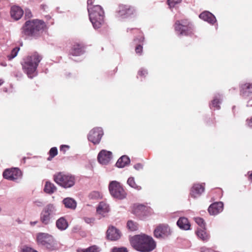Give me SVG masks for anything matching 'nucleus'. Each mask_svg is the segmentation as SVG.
<instances>
[{
	"label": "nucleus",
	"mask_w": 252,
	"mask_h": 252,
	"mask_svg": "<svg viewBox=\"0 0 252 252\" xmlns=\"http://www.w3.org/2000/svg\"><path fill=\"white\" fill-rule=\"evenodd\" d=\"M130 241L132 247L141 252H150L156 247V243L153 238L145 234L135 235Z\"/></svg>",
	"instance_id": "obj_1"
},
{
	"label": "nucleus",
	"mask_w": 252,
	"mask_h": 252,
	"mask_svg": "<svg viewBox=\"0 0 252 252\" xmlns=\"http://www.w3.org/2000/svg\"><path fill=\"white\" fill-rule=\"evenodd\" d=\"M46 25L44 21L38 19L28 20L26 21L22 27L23 34L37 38L43 32Z\"/></svg>",
	"instance_id": "obj_2"
},
{
	"label": "nucleus",
	"mask_w": 252,
	"mask_h": 252,
	"mask_svg": "<svg viewBox=\"0 0 252 252\" xmlns=\"http://www.w3.org/2000/svg\"><path fill=\"white\" fill-rule=\"evenodd\" d=\"M89 19L95 29H99L104 23V12L101 6L94 5L88 8Z\"/></svg>",
	"instance_id": "obj_3"
},
{
	"label": "nucleus",
	"mask_w": 252,
	"mask_h": 252,
	"mask_svg": "<svg viewBox=\"0 0 252 252\" xmlns=\"http://www.w3.org/2000/svg\"><path fill=\"white\" fill-rule=\"evenodd\" d=\"M58 214L57 206L54 204L50 203L43 209L40 214V220L43 224L47 225L52 222L54 217Z\"/></svg>",
	"instance_id": "obj_4"
},
{
	"label": "nucleus",
	"mask_w": 252,
	"mask_h": 252,
	"mask_svg": "<svg viewBox=\"0 0 252 252\" xmlns=\"http://www.w3.org/2000/svg\"><path fill=\"white\" fill-rule=\"evenodd\" d=\"M174 28L176 32L179 35H190L193 33L194 26L188 20L176 21Z\"/></svg>",
	"instance_id": "obj_5"
},
{
	"label": "nucleus",
	"mask_w": 252,
	"mask_h": 252,
	"mask_svg": "<svg viewBox=\"0 0 252 252\" xmlns=\"http://www.w3.org/2000/svg\"><path fill=\"white\" fill-rule=\"evenodd\" d=\"M55 182L64 188H69L74 186L75 182L74 176L63 172L59 173L54 176Z\"/></svg>",
	"instance_id": "obj_6"
},
{
	"label": "nucleus",
	"mask_w": 252,
	"mask_h": 252,
	"mask_svg": "<svg viewBox=\"0 0 252 252\" xmlns=\"http://www.w3.org/2000/svg\"><path fill=\"white\" fill-rule=\"evenodd\" d=\"M36 241L38 245L52 251L57 249L56 243L53 237L45 233H38L36 235Z\"/></svg>",
	"instance_id": "obj_7"
},
{
	"label": "nucleus",
	"mask_w": 252,
	"mask_h": 252,
	"mask_svg": "<svg viewBox=\"0 0 252 252\" xmlns=\"http://www.w3.org/2000/svg\"><path fill=\"white\" fill-rule=\"evenodd\" d=\"M109 189L110 194L114 197L122 199L126 197V193L120 183L113 181L110 183Z\"/></svg>",
	"instance_id": "obj_8"
},
{
	"label": "nucleus",
	"mask_w": 252,
	"mask_h": 252,
	"mask_svg": "<svg viewBox=\"0 0 252 252\" xmlns=\"http://www.w3.org/2000/svg\"><path fill=\"white\" fill-rule=\"evenodd\" d=\"M135 11L134 8L131 6L120 4L116 10V16L121 19L127 18L133 15Z\"/></svg>",
	"instance_id": "obj_9"
},
{
	"label": "nucleus",
	"mask_w": 252,
	"mask_h": 252,
	"mask_svg": "<svg viewBox=\"0 0 252 252\" xmlns=\"http://www.w3.org/2000/svg\"><path fill=\"white\" fill-rule=\"evenodd\" d=\"M103 135V131L101 127H95L92 129L88 134V140L94 144L99 143Z\"/></svg>",
	"instance_id": "obj_10"
},
{
	"label": "nucleus",
	"mask_w": 252,
	"mask_h": 252,
	"mask_svg": "<svg viewBox=\"0 0 252 252\" xmlns=\"http://www.w3.org/2000/svg\"><path fill=\"white\" fill-rule=\"evenodd\" d=\"M3 177L9 180L16 181L21 178L22 172L17 168L7 169L3 172Z\"/></svg>",
	"instance_id": "obj_11"
},
{
	"label": "nucleus",
	"mask_w": 252,
	"mask_h": 252,
	"mask_svg": "<svg viewBox=\"0 0 252 252\" xmlns=\"http://www.w3.org/2000/svg\"><path fill=\"white\" fill-rule=\"evenodd\" d=\"M171 234L170 228L166 224L159 225L154 230V236L158 239H163Z\"/></svg>",
	"instance_id": "obj_12"
},
{
	"label": "nucleus",
	"mask_w": 252,
	"mask_h": 252,
	"mask_svg": "<svg viewBox=\"0 0 252 252\" xmlns=\"http://www.w3.org/2000/svg\"><path fill=\"white\" fill-rule=\"evenodd\" d=\"M112 158V153L105 150H101L98 154L97 159L101 164H107Z\"/></svg>",
	"instance_id": "obj_13"
},
{
	"label": "nucleus",
	"mask_w": 252,
	"mask_h": 252,
	"mask_svg": "<svg viewBox=\"0 0 252 252\" xmlns=\"http://www.w3.org/2000/svg\"><path fill=\"white\" fill-rule=\"evenodd\" d=\"M241 93L246 99L252 98V83H246L241 86Z\"/></svg>",
	"instance_id": "obj_14"
},
{
	"label": "nucleus",
	"mask_w": 252,
	"mask_h": 252,
	"mask_svg": "<svg viewBox=\"0 0 252 252\" xmlns=\"http://www.w3.org/2000/svg\"><path fill=\"white\" fill-rule=\"evenodd\" d=\"M38 64H23V69L29 78H32L36 76V71Z\"/></svg>",
	"instance_id": "obj_15"
},
{
	"label": "nucleus",
	"mask_w": 252,
	"mask_h": 252,
	"mask_svg": "<svg viewBox=\"0 0 252 252\" xmlns=\"http://www.w3.org/2000/svg\"><path fill=\"white\" fill-rule=\"evenodd\" d=\"M204 184H194L190 190V195L192 197L196 198L200 195L204 191Z\"/></svg>",
	"instance_id": "obj_16"
},
{
	"label": "nucleus",
	"mask_w": 252,
	"mask_h": 252,
	"mask_svg": "<svg viewBox=\"0 0 252 252\" xmlns=\"http://www.w3.org/2000/svg\"><path fill=\"white\" fill-rule=\"evenodd\" d=\"M223 204L221 202H216L211 204L208 208V212L211 215H216L222 211Z\"/></svg>",
	"instance_id": "obj_17"
},
{
	"label": "nucleus",
	"mask_w": 252,
	"mask_h": 252,
	"mask_svg": "<svg viewBox=\"0 0 252 252\" xmlns=\"http://www.w3.org/2000/svg\"><path fill=\"white\" fill-rule=\"evenodd\" d=\"M107 237L111 240L115 241L120 238L121 234L118 229L112 226H110L107 231Z\"/></svg>",
	"instance_id": "obj_18"
},
{
	"label": "nucleus",
	"mask_w": 252,
	"mask_h": 252,
	"mask_svg": "<svg viewBox=\"0 0 252 252\" xmlns=\"http://www.w3.org/2000/svg\"><path fill=\"white\" fill-rule=\"evenodd\" d=\"M199 17L200 19L212 25H213L217 21L215 16L208 11L202 12L200 14Z\"/></svg>",
	"instance_id": "obj_19"
},
{
	"label": "nucleus",
	"mask_w": 252,
	"mask_h": 252,
	"mask_svg": "<svg viewBox=\"0 0 252 252\" xmlns=\"http://www.w3.org/2000/svg\"><path fill=\"white\" fill-rule=\"evenodd\" d=\"M85 52V47L82 44L75 43L70 49V53L73 56H79L83 54Z\"/></svg>",
	"instance_id": "obj_20"
},
{
	"label": "nucleus",
	"mask_w": 252,
	"mask_h": 252,
	"mask_svg": "<svg viewBox=\"0 0 252 252\" xmlns=\"http://www.w3.org/2000/svg\"><path fill=\"white\" fill-rule=\"evenodd\" d=\"M24 14L22 8L18 6H13L11 8L10 15L11 17L15 20L20 19Z\"/></svg>",
	"instance_id": "obj_21"
},
{
	"label": "nucleus",
	"mask_w": 252,
	"mask_h": 252,
	"mask_svg": "<svg viewBox=\"0 0 252 252\" xmlns=\"http://www.w3.org/2000/svg\"><path fill=\"white\" fill-rule=\"evenodd\" d=\"M109 211V208L108 205L104 202H100L96 208V212L97 214L103 217H104Z\"/></svg>",
	"instance_id": "obj_22"
},
{
	"label": "nucleus",
	"mask_w": 252,
	"mask_h": 252,
	"mask_svg": "<svg viewBox=\"0 0 252 252\" xmlns=\"http://www.w3.org/2000/svg\"><path fill=\"white\" fill-rule=\"evenodd\" d=\"M177 224L182 229L188 230L190 229V223L186 218H180L177 222Z\"/></svg>",
	"instance_id": "obj_23"
},
{
	"label": "nucleus",
	"mask_w": 252,
	"mask_h": 252,
	"mask_svg": "<svg viewBox=\"0 0 252 252\" xmlns=\"http://www.w3.org/2000/svg\"><path fill=\"white\" fill-rule=\"evenodd\" d=\"M42 59V56L37 52H34L27 57V61L25 63H39Z\"/></svg>",
	"instance_id": "obj_24"
},
{
	"label": "nucleus",
	"mask_w": 252,
	"mask_h": 252,
	"mask_svg": "<svg viewBox=\"0 0 252 252\" xmlns=\"http://www.w3.org/2000/svg\"><path fill=\"white\" fill-rule=\"evenodd\" d=\"M63 203L65 207L71 209H75L76 207L77 203L75 200L70 197H67L63 200Z\"/></svg>",
	"instance_id": "obj_25"
},
{
	"label": "nucleus",
	"mask_w": 252,
	"mask_h": 252,
	"mask_svg": "<svg viewBox=\"0 0 252 252\" xmlns=\"http://www.w3.org/2000/svg\"><path fill=\"white\" fill-rule=\"evenodd\" d=\"M130 163V159L126 156H123L119 158L116 162V166L119 168H123L129 164Z\"/></svg>",
	"instance_id": "obj_26"
},
{
	"label": "nucleus",
	"mask_w": 252,
	"mask_h": 252,
	"mask_svg": "<svg viewBox=\"0 0 252 252\" xmlns=\"http://www.w3.org/2000/svg\"><path fill=\"white\" fill-rule=\"evenodd\" d=\"M56 226L60 230H64L67 228L68 223L64 218L61 217L56 221Z\"/></svg>",
	"instance_id": "obj_27"
},
{
	"label": "nucleus",
	"mask_w": 252,
	"mask_h": 252,
	"mask_svg": "<svg viewBox=\"0 0 252 252\" xmlns=\"http://www.w3.org/2000/svg\"><path fill=\"white\" fill-rule=\"evenodd\" d=\"M57 189L56 187L54 184L47 181L45 183L44 190V191L48 194L53 193Z\"/></svg>",
	"instance_id": "obj_28"
},
{
	"label": "nucleus",
	"mask_w": 252,
	"mask_h": 252,
	"mask_svg": "<svg viewBox=\"0 0 252 252\" xmlns=\"http://www.w3.org/2000/svg\"><path fill=\"white\" fill-rule=\"evenodd\" d=\"M197 236L203 241H206L209 239V236L202 228L198 229L196 231Z\"/></svg>",
	"instance_id": "obj_29"
},
{
	"label": "nucleus",
	"mask_w": 252,
	"mask_h": 252,
	"mask_svg": "<svg viewBox=\"0 0 252 252\" xmlns=\"http://www.w3.org/2000/svg\"><path fill=\"white\" fill-rule=\"evenodd\" d=\"M220 103V95L215 96L214 99L212 101V104L210 106L211 108L214 107L215 109H219L220 106L219 104Z\"/></svg>",
	"instance_id": "obj_30"
},
{
	"label": "nucleus",
	"mask_w": 252,
	"mask_h": 252,
	"mask_svg": "<svg viewBox=\"0 0 252 252\" xmlns=\"http://www.w3.org/2000/svg\"><path fill=\"white\" fill-rule=\"evenodd\" d=\"M101 249L96 246L93 245L85 250H78V252H100Z\"/></svg>",
	"instance_id": "obj_31"
},
{
	"label": "nucleus",
	"mask_w": 252,
	"mask_h": 252,
	"mask_svg": "<svg viewBox=\"0 0 252 252\" xmlns=\"http://www.w3.org/2000/svg\"><path fill=\"white\" fill-rule=\"evenodd\" d=\"M127 184L131 188L136 189L137 190H140L141 187L137 185L135 181V179L133 177H129L127 181Z\"/></svg>",
	"instance_id": "obj_32"
},
{
	"label": "nucleus",
	"mask_w": 252,
	"mask_h": 252,
	"mask_svg": "<svg viewBox=\"0 0 252 252\" xmlns=\"http://www.w3.org/2000/svg\"><path fill=\"white\" fill-rule=\"evenodd\" d=\"M127 227L130 231H135L138 228L137 224L132 220H128L127 221Z\"/></svg>",
	"instance_id": "obj_33"
},
{
	"label": "nucleus",
	"mask_w": 252,
	"mask_h": 252,
	"mask_svg": "<svg viewBox=\"0 0 252 252\" xmlns=\"http://www.w3.org/2000/svg\"><path fill=\"white\" fill-rule=\"evenodd\" d=\"M20 50L19 47H15L12 49L10 54L7 55V58L9 60L14 58L17 55Z\"/></svg>",
	"instance_id": "obj_34"
},
{
	"label": "nucleus",
	"mask_w": 252,
	"mask_h": 252,
	"mask_svg": "<svg viewBox=\"0 0 252 252\" xmlns=\"http://www.w3.org/2000/svg\"><path fill=\"white\" fill-rule=\"evenodd\" d=\"M196 223L202 229H204L205 223L203 219L199 217L194 218V219Z\"/></svg>",
	"instance_id": "obj_35"
},
{
	"label": "nucleus",
	"mask_w": 252,
	"mask_h": 252,
	"mask_svg": "<svg viewBox=\"0 0 252 252\" xmlns=\"http://www.w3.org/2000/svg\"><path fill=\"white\" fill-rule=\"evenodd\" d=\"M58 154V150L56 147L52 148L49 151L50 157L48 159L50 160L53 158L55 157Z\"/></svg>",
	"instance_id": "obj_36"
},
{
	"label": "nucleus",
	"mask_w": 252,
	"mask_h": 252,
	"mask_svg": "<svg viewBox=\"0 0 252 252\" xmlns=\"http://www.w3.org/2000/svg\"><path fill=\"white\" fill-rule=\"evenodd\" d=\"M101 195L98 191H94L92 192L90 195L89 197L91 199H95L100 198Z\"/></svg>",
	"instance_id": "obj_37"
},
{
	"label": "nucleus",
	"mask_w": 252,
	"mask_h": 252,
	"mask_svg": "<svg viewBox=\"0 0 252 252\" xmlns=\"http://www.w3.org/2000/svg\"><path fill=\"white\" fill-rule=\"evenodd\" d=\"M182 0H168L167 2L170 8L174 7L176 4L181 2Z\"/></svg>",
	"instance_id": "obj_38"
},
{
	"label": "nucleus",
	"mask_w": 252,
	"mask_h": 252,
	"mask_svg": "<svg viewBox=\"0 0 252 252\" xmlns=\"http://www.w3.org/2000/svg\"><path fill=\"white\" fill-rule=\"evenodd\" d=\"M135 51L137 54L141 55L143 51V46L141 43L137 45L135 48Z\"/></svg>",
	"instance_id": "obj_39"
},
{
	"label": "nucleus",
	"mask_w": 252,
	"mask_h": 252,
	"mask_svg": "<svg viewBox=\"0 0 252 252\" xmlns=\"http://www.w3.org/2000/svg\"><path fill=\"white\" fill-rule=\"evenodd\" d=\"M112 252H128L127 249L125 247L114 248L112 250Z\"/></svg>",
	"instance_id": "obj_40"
},
{
	"label": "nucleus",
	"mask_w": 252,
	"mask_h": 252,
	"mask_svg": "<svg viewBox=\"0 0 252 252\" xmlns=\"http://www.w3.org/2000/svg\"><path fill=\"white\" fill-rule=\"evenodd\" d=\"M147 209L148 208L142 204L138 205L136 207V210L137 212H138L139 211H144L145 210H147Z\"/></svg>",
	"instance_id": "obj_41"
},
{
	"label": "nucleus",
	"mask_w": 252,
	"mask_h": 252,
	"mask_svg": "<svg viewBox=\"0 0 252 252\" xmlns=\"http://www.w3.org/2000/svg\"><path fill=\"white\" fill-rule=\"evenodd\" d=\"M22 252H38L37 251L34 250L33 249L29 247H25L22 249Z\"/></svg>",
	"instance_id": "obj_42"
},
{
	"label": "nucleus",
	"mask_w": 252,
	"mask_h": 252,
	"mask_svg": "<svg viewBox=\"0 0 252 252\" xmlns=\"http://www.w3.org/2000/svg\"><path fill=\"white\" fill-rule=\"evenodd\" d=\"M25 17L26 18H31L32 15V12L30 9L27 8L25 9Z\"/></svg>",
	"instance_id": "obj_43"
},
{
	"label": "nucleus",
	"mask_w": 252,
	"mask_h": 252,
	"mask_svg": "<svg viewBox=\"0 0 252 252\" xmlns=\"http://www.w3.org/2000/svg\"><path fill=\"white\" fill-rule=\"evenodd\" d=\"M146 74H147V71L145 69H140L138 71V75L140 76H145Z\"/></svg>",
	"instance_id": "obj_44"
},
{
	"label": "nucleus",
	"mask_w": 252,
	"mask_h": 252,
	"mask_svg": "<svg viewBox=\"0 0 252 252\" xmlns=\"http://www.w3.org/2000/svg\"><path fill=\"white\" fill-rule=\"evenodd\" d=\"M134 168L136 169V170H140V169H142L143 168V166L140 163H137L136 164H135L134 166Z\"/></svg>",
	"instance_id": "obj_45"
},
{
	"label": "nucleus",
	"mask_w": 252,
	"mask_h": 252,
	"mask_svg": "<svg viewBox=\"0 0 252 252\" xmlns=\"http://www.w3.org/2000/svg\"><path fill=\"white\" fill-rule=\"evenodd\" d=\"M94 0H87V5L88 7H93V3H94ZM88 8H87L88 9Z\"/></svg>",
	"instance_id": "obj_46"
},
{
	"label": "nucleus",
	"mask_w": 252,
	"mask_h": 252,
	"mask_svg": "<svg viewBox=\"0 0 252 252\" xmlns=\"http://www.w3.org/2000/svg\"><path fill=\"white\" fill-rule=\"evenodd\" d=\"M64 148H69V146H67V145H62L60 147V150L61 151H63L64 152H65V150H64Z\"/></svg>",
	"instance_id": "obj_47"
},
{
	"label": "nucleus",
	"mask_w": 252,
	"mask_h": 252,
	"mask_svg": "<svg viewBox=\"0 0 252 252\" xmlns=\"http://www.w3.org/2000/svg\"><path fill=\"white\" fill-rule=\"evenodd\" d=\"M247 124L250 127H252V118L250 120H247Z\"/></svg>",
	"instance_id": "obj_48"
},
{
	"label": "nucleus",
	"mask_w": 252,
	"mask_h": 252,
	"mask_svg": "<svg viewBox=\"0 0 252 252\" xmlns=\"http://www.w3.org/2000/svg\"><path fill=\"white\" fill-rule=\"evenodd\" d=\"M92 219L90 218H86L85 219V220L87 223H90L92 222Z\"/></svg>",
	"instance_id": "obj_49"
},
{
	"label": "nucleus",
	"mask_w": 252,
	"mask_h": 252,
	"mask_svg": "<svg viewBox=\"0 0 252 252\" xmlns=\"http://www.w3.org/2000/svg\"><path fill=\"white\" fill-rule=\"evenodd\" d=\"M144 37H142V36H141V37H140V38H139V39H138V40H139V42H140V43H142V42H143V41H144Z\"/></svg>",
	"instance_id": "obj_50"
},
{
	"label": "nucleus",
	"mask_w": 252,
	"mask_h": 252,
	"mask_svg": "<svg viewBox=\"0 0 252 252\" xmlns=\"http://www.w3.org/2000/svg\"><path fill=\"white\" fill-rule=\"evenodd\" d=\"M37 223V221H31L30 222V224L31 225H35Z\"/></svg>",
	"instance_id": "obj_51"
},
{
	"label": "nucleus",
	"mask_w": 252,
	"mask_h": 252,
	"mask_svg": "<svg viewBox=\"0 0 252 252\" xmlns=\"http://www.w3.org/2000/svg\"><path fill=\"white\" fill-rule=\"evenodd\" d=\"M3 83V80L1 79H0V86H1Z\"/></svg>",
	"instance_id": "obj_52"
},
{
	"label": "nucleus",
	"mask_w": 252,
	"mask_h": 252,
	"mask_svg": "<svg viewBox=\"0 0 252 252\" xmlns=\"http://www.w3.org/2000/svg\"><path fill=\"white\" fill-rule=\"evenodd\" d=\"M250 179L252 180V173H251L249 176Z\"/></svg>",
	"instance_id": "obj_53"
},
{
	"label": "nucleus",
	"mask_w": 252,
	"mask_h": 252,
	"mask_svg": "<svg viewBox=\"0 0 252 252\" xmlns=\"http://www.w3.org/2000/svg\"><path fill=\"white\" fill-rule=\"evenodd\" d=\"M1 212H2V208L0 206V214L1 213Z\"/></svg>",
	"instance_id": "obj_54"
},
{
	"label": "nucleus",
	"mask_w": 252,
	"mask_h": 252,
	"mask_svg": "<svg viewBox=\"0 0 252 252\" xmlns=\"http://www.w3.org/2000/svg\"><path fill=\"white\" fill-rule=\"evenodd\" d=\"M137 39H138L137 38L135 39L134 40V42H136V40H137Z\"/></svg>",
	"instance_id": "obj_55"
}]
</instances>
